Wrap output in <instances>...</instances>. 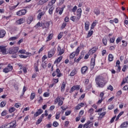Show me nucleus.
<instances>
[{"label": "nucleus", "mask_w": 128, "mask_h": 128, "mask_svg": "<svg viewBox=\"0 0 128 128\" xmlns=\"http://www.w3.org/2000/svg\"><path fill=\"white\" fill-rule=\"evenodd\" d=\"M116 116H114L110 120V124H112L114 122V120H116Z\"/></svg>", "instance_id": "50"}, {"label": "nucleus", "mask_w": 128, "mask_h": 128, "mask_svg": "<svg viewBox=\"0 0 128 128\" xmlns=\"http://www.w3.org/2000/svg\"><path fill=\"white\" fill-rule=\"evenodd\" d=\"M54 34H52L48 35V36L47 37V40H46V42H50V40L52 38Z\"/></svg>", "instance_id": "27"}, {"label": "nucleus", "mask_w": 128, "mask_h": 128, "mask_svg": "<svg viewBox=\"0 0 128 128\" xmlns=\"http://www.w3.org/2000/svg\"><path fill=\"white\" fill-rule=\"evenodd\" d=\"M38 26H42V24H40V22H38L35 26L34 27L36 28H38Z\"/></svg>", "instance_id": "45"}, {"label": "nucleus", "mask_w": 128, "mask_h": 128, "mask_svg": "<svg viewBox=\"0 0 128 128\" xmlns=\"http://www.w3.org/2000/svg\"><path fill=\"white\" fill-rule=\"evenodd\" d=\"M58 52H59L58 54V56H62L64 52V50L63 49H62L60 48V46H58Z\"/></svg>", "instance_id": "14"}, {"label": "nucleus", "mask_w": 128, "mask_h": 128, "mask_svg": "<svg viewBox=\"0 0 128 128\" xmlns=\"http://www.w3.org/2000/svg\"><path fill=\"white\" fill-rule=\"evenodd\" d=\"M95 82L98 88H104L108 83V81L104 80V78L100 75L97 76L96 77Z\"/></svg>", "instance_id": "1"}, {"label": "nucleus", "mask_w": 128, "mask_h": 128, "mask_svg": "<svg viewBox=\"0 0 128 128\" xmlns=\"http://www.w3.org/2000/svg\"><path fill=\"white\" fill-rule=\"evenodd\" d=\"M18 4H20V3H18V4H16V6L10 7V10H14V8H16V6H18Z\"/></svg>", "instance_id": "51"}, {"label": "nucleus", "mask_w": 128, "mask_h": 128, "mask_svg": "<svg viewBox=\"0 0 128 128\" xmlns=\"http://www.w3.org/2000/svg\"><path fill=\"white\" fill-rule=\"evenodd\" d=\"M60 96H58L56 99L55 100V101H54V104H56L58 102H60Z\"/></svg>", "instance_id": "36"}, {"label": "nucleus", "mask_w": 128, "mask_h": 128, "mask_svg": "<svg viewBox=\"0 0 128 128\" xmlns=\"http://www.w3.org/2000/svg\"><path fill=\"white\" fill-rule=\"evenodd\" d=\"M34 68L35 70V72H38V62H36L34 64Z\"/></svg>", "instance_id": "25"}, {"label": "nucleus", "mask_w": 128, "mask_h": 128, "mask_svg": "<svg viewBox=\"0 0 128 128\" xmlns=\"http://www.w3.org/2000/svg\"><path fill=\"white\" fill-rule=\"evenodd\" d=\"M19 56L21 58H28V56H24V55H22V54L19 55Z\"/></svg>", "instance_id": "54"}, {"label": "nucleus", "mask_w": 128, "mask_h": 128, "mask_svg": "<svg viewBox=\"0 0 128 128\" xmlns=\"http://www.w3.org/2000/svg\"><path fill=\"white\" fill-rule=\"evenodd\" d=\"M100 10H98V8H96L94 9V13L95 14H96V16H98V14H100Z\"/></svg>", "instance_id": "34"}, {"label": "nucleus", "mask_w": 128, "mask_h": 128, "mask_svg": "<svg viewBox=\"0 0 128 128\" xmlns=\"http://www.w3.org/2000/svg\"><path fill=\"white\" fill-rule=\"evenodd\" d=\"M114 108V105H112V104H111L109 105V106H108V109L112 110V108Z\"/></svg>", "instance_id": "56"}, {"label": "nucleus", "mask_w": 128, "mask_h": 128, "mask_svg": "<svg viewBox=\"0 0 128 128\" xmlns=\"http://www.w3.org/2000/svg\"><path fill=\"white\" fill-rule=\"evenodd\" d=\"M16 121H14L12 122H10V126L6 128H15L16 126Z\"/></svg>", "instance_id": "17"}, {"label": "nucleus", "mask_w": 128, "mask_h": 128, "mask_svg": "<svg viewBox=\"0 0 128 128\" xmlns=\"http://www.w3.org/2000/svg\"><path fill=\"white\" fill-rule=\"evenodd\" d=\"M26 22V20L24 18H21L20 20H18L16 22V24H24Z\"/></svg>", "instance_id": "13"}, {"label": "nucleus", "mask_w": 128, "mask_h": 128, "mask_svg": "<svg viewBox=\"0 0 128 128\" xmlns=\"http://www.w3.org/2000/svg\"><path fill=\"white\" fill-rule=\"evenodd\" d=\"M26 92V86H24L23 88L22 94V96H20V98L24 96V92Z\"/></svg>", "instance_id": "46"}, {"label": "nucleus", "mask_w": 128, "mask_h": 128, "mask_svg": "<svg viewBox=\"0 0 128 128\" xmlns=\"http://www.w3.org/2000/svg\"><path fill=\"white\" fill-rule=\"evenodd\" d=\"M124 114V112H121L118 115V116L117 118H116V120H118L119 118H120V117L121 116H122V114Z\"/></svg>", "instance_id": "37"}, {"label": "nucleus", "mask_w": 128, "mask_h": 128, "mask_svg": "<svg viewBox=\"0 0 128 128\" xmlns=\"http://www.w3.org/2000/svg\"><path fill=\"white\" fill-rule=\"evenodd\" d=\"M96 26V22H94L91 26V30H94V28Z\"/></svg>", "instance_id": "47"}, {"label": "nucleus", "mask_w": 128, "mask_h": 128, "mask_svg": "<svg viewBox=\"0 0 128 128\" xmlns=\"http://www.w3.org/2000/svg\"><path fill=\"white\" fill-rule=\"evenodd\" d=\"M94 126V122L88 120L84 126L83 128H90L92 126Z\"/></svg>", "instance_id": "6"}, {"label": "nucleus", "mask_w": 128, "mask_h": 128, "mask_svg": "<svg viewBox=\"0 0 128 128\" xmlns=\"http://www.w3.org/2000/svg\"><path fill=\"white\" fill-rule=\"evenodd\" d=\"M82 58V57L80 56L77 60H74V62H78Z\"/></svg>", "instance_id": "53"}, {"label": "nucleus", "mask_w": 128, "mask_h": 128, "mask_svg": "<svg viewBox=\"0 0 128 128\" xmlns=\"http://www.w3.org/2000/svg\"><path fill=\"white\" fill-rule=\"evenodd\" d=\"M54 54H56V51L54 50V49L51 50L48 54V57L50 58H52V56H54Z\"/></svg>", "instance_id": "11"}, {"label": "nucleus", "mask_w": 128, "mask_h": 128, "mask_svg": "<svg viewBox=\"0 0 128 128\" xmlns=\"http://www.w3.org/2000/svg\"><path fill=\"white\" fill-rule=\"evenodd\" d=\"M78 54H80V47H78L76 52H73L71 54H70V58H74V56H76V55H78Z\"/></svg>", "instance_id": "4"}, {"label": "nucleus", "mask_w": 128, "mask_h": 128, "mask_svg": "<svg viewBox=\"0 0 128 128\" xmlns=\"http://www.w3.org/2000/svg\"><path fill=\"white\" fill-rule=\"evenodd\" d=\"M122 94V92L121 90L118 91L116 94V96H120V94Z\"/></svg>", "instance_id": "62"}, {"label": "nucleus", "mask_w": 128, "mask_h": 128, "mask_svg": "<svg viewBox=\"0 0 128 128\" xmlns=\"http://www.w3.org/2000/svg\"><path fill=\"white\" fill-rule=\"evenodd\" d=\"M34 98H36V94L32 93L30 96V99L31 100H34Z\"/></svg>", "instance_id": "35"}, {"label": "nucleus", "mask_w": 128, "mask_h": 128, "mask_svg": "<svg viewBox=\"0 0 128 128\" xmlns=\"http://www.w3.org/2000/svg\"><path fill=\"white\" fill-rule=\"evenodd\" d=\"M20 103H16L15 104H14V107L15 108H20Z\"/></svg>", "instance_id": "61"}, {"label": "nucleus", "mask_w": 128, "mask_h": 128, "mask_svg": "<svg viewBox=\"0 0 128 128\" xmlns=\"http://www.w3.org/2000/svg\"><path fill=\"white\" fill-rule=\"evenodd\" d=\"M108 90H110L112 92L114 90V88L111 85H110V86L108 88Z\"/></svg>", "instance_id": "58"}, {"label": "nucleus", "mask_w": 128, "mask_h": 128, "mask_svg": "<svg viewBox=\"0 0 128 128\" xmlns=\"http://www.w3.org/2000/svg\"><path fill=\"white\" fill-rule=\"evenodd\" d=\"M60 112H58L56 114V120H58V118H60Z\"/></svg>", "instance_id": "40"}, {"label": "nucleus", "mask_w": 128, "mask_h": 128, "mask_svg": "<svg viewBox=\"0 0 128 128\" xmlns=\"http://www.w3.org/2000/svg\"><path fill=\"white\" fill-rule=\"evenodd\" d=\"M77 8L78 7L76 6H74L72 9V12H76V10Z\"/></svg>", "instance_id": "59"}, {"label": "nucleus", "mask_w": 128, "mask_h": 128, "mask_svg": "<svg viewBox=\"0 0 128 128\" xmlns=\"http://www.w3.org/2000/svg\"><path fill=\"white\" fill-rule=\"evenodd\" d=\"M33 17L32 16H30L29 17H28V19H27V24H31L32 21L33 20Z\"/></svg>", "instance_id": "21"}, {"label": "nucleus", "mask_w": 128, "mask_h": 128, "mask_svg": "<svg viewBox=\"0 0 128 128\" xmlns=\"http://www.w3.org/2000/svg\"><path fill=\"white\" fill-rule=\"evenodd\" d=\"M120 40H122V38H120V37H118L116 40V44H118V42H120Z\"/></svg>", "instance_id": "63"}, {"label": "nucleus", "mask_w": 128, "mask_h": 128, "mask_svg": "<svg viewBox=\"0 0 128 128\" xmlns=\"http://www.w3.org/2000/svg\"><path fill=\"white\" fill-rule=\"evenodd\" d=\"M102 42H103L104 46H106V44H108V40H106V38H104L102 39Z\"/></svg>", "instance_id": "38"}, {"label": "nucleus", "mask_w": 128, "mask_h": 128, "mask_svg": "<svg viewBox=\"0 0 128 128\" xmlns=\"http://www.w3.org/2000/svg\"><path fill=\"white\" fill-rule=\"evenodd\" d=\"M54 128H56V126H58V122H54L52 124Z\"/></svg>", "instance_id": "42"}, {"label": "nucleus", "mask_w": 128, "mask_h": 128, "mask_svg": "<svg viewBox=\"0 0 128 128\" xmlns=\"http://www.w3.org/2000/svg\"><path fill=\"white\" fill-rule=\"evenodd\" d=\"M94 108H91L90 109V110H88V112L89 114H90L92 116V114H94Z\"/></svg>", "instance_id": "43"}, {"label": "nucleus", "mask_w": 128, "mask_h": 128, "mask_svg": "<svg viewBox=\"0 0 128 128\" xmlns=\"http://www.w3.org/2000/svg\"><path fill=\"white\" fill-rule=\"evenodd\" d=\"M80 88V86L77 85V86H73L70 91V94H72V92H74V90H79Z\"/></svg>", "instance_id": "7"}, {"label": "nucleus", "mask_w": 128, "mask_h": 128, "mask_svg": "<svg viewBox=\"0 0 128 128\" xmlns=\"http://www.w3.org/2000/svg\"><path fill=\"white\" fill-rule=\"evenodd\" d=\"M96 50H98V48L96 47L92 48L91 50H89V54H94V52H96Z\"/></svg>", "instance_id": "15"}, {"label": "nucleus", "mask_w": 128, "mask_h": 128, "mask_svg": "<svg viewBox=\"0 0 128 128\" xmlns=\"http://www.w3.org/2000/svg\"><path fill=\"white\" fill-rule=\"evenodd\" d=\"M64 104V102H62L60 99L58 102V106H62V105Z\"/></svg>", "instance_id": "55"}, {"label": "nucleus", "mask_w": 128, "mask_h": 128, "mask_svg": "<svg viewBox=\"0 0 128 128\" xmlns=\"http://www.w3.org/2000/svg\"><path fill=\"white\" fill-rule=\"evenodd\" d=\"M84 112L82 110H81L79 113V116L80 118L82 116V114H84Z\"/></svg>", "instance_id": "57"}, {"label": "nucleus", "mask_w": 128, "mask_h": 128, "mask_svg": "<svg viewBox=\"0 0 128 128\" xmlns=\"http://www.w3.org/2000/svg\"><path fill=\"white\" fill-rule=\"evenodd\" d=\"M93 34H94V31L90 30L88 33V35L86 36L87 38H90V36H92Z\"/></svg>", "instance_id": "32"}, {"label": "nucleus", "mask_w": 128, "mask_h": 128, "mask_svg": "<svg viewBox=\"0 0 128 128\" xmlns=\"http://www.w3.org/2000/svg\"><path fill=\"white\" fill-rule=\"evenodd\" d=\"M64 88H66V83H64V82H63L61 86V92H64Z\"/></svg>", "instance_id": "28"}, {"label": "nucleus", "mask_w": 128, "mask_h": 128, "mask_svg": "<svg viewBox=\"0 0 128 128\" xmlns=\"http://www.w3.org/2000/svg\"><path fill=\"white\" fill-rule=\"evenodd\" d=\"M6 36V30H0V38H2Z\"/></svg>", "instance_id": "20"}, {"label": "nucleus", "mask_w": 128, "mask_h": 128, "mask_svg": "<svg viewBox=\"0 0 128 128\" xmlns=\"http://www.w3.org/2000/svg\"><path fill=\"white\" fill-rule=\"evenodd\" d=\"M106 114V112H104L100 114L99 118H104V116Z\"/></svg>", "instance_id": "26"}, {"label": "nucleus", "mask_w": 128, "mask_h": 128, "mask_svg": "<svg viewBox=\"0 0 128 128\" xmlns=\"http://www.w3.org/2000/svg\"><path fill=\"white\" fill-rule=\"evenodd\" d=\"M26 14V10H22L18 11L16 12V15L18 16H24Z\"/></svg>", "instance_id": "8"}, {"label": "nucleus", "mask_w": 128, "mask_h": 128, "mask_svg": "<svg viewBox=\"0 0 128 128\" xmlns=\"http://www.w3.org/2000/svg\"><path fill=\"white\" fill-rule=\"evenodd\" d=\"M75 74H76V70H73L72 72L70 74V76H75Z\"/></svg>", "instance_id": "30"}, {"label": "nucleus", "mask_w": 128, "mask_h": 128, "mask_svg": "<svg viewBox=\"0 0 128 128\" xmlns=\"http://www.w3.org/2000/svg\"><path fill=\"white\" fill-rule=\"evenodd\" d=\"M16 39V37H12L9 38V40H15Z\"/></svg>", "instance_id": "64"}, {"label": "nucleus", "mask_w": 128, "mask_h": 128, "mask_svg": "<svg viewBox=\"0 0 128 128\" xmlns=\"http://www.w3.org/2000/svg\"><path fill=\"white\" fill-rule=\"evenodd\" d=\"M88 70V66H84L82 68H81V72L82 74H84L86 72V71Z\"/></svg>", "instance_id": "16"}, {"label": "nucleus", "mask_w": 128, "mask_h": 128, "mask_svg": "<svg viewBox=\"0 0 128 128\" xmlns=\"http://www.w3.org/2000/svg\"><path fill=\"white\" fill-rule=\"evenodd\" d=\"M18 48L14 47L9 49V52L11 54H16V52H18Z\"/></svg>", "instance_id": "5"}, {"label": "nucleus", "mask_w": 128, "mask_h": 128, "mask_svg": "<svg viewBox=\"0 0 128 128\" xmlns=\"http://www.w3.org/2000/svg\"><path fill=\"white\" fill-rule=\"evenodd\" d=\"M80 18L78 17V16H77V17L76 16H72L70 17V20L72 22H78L80 20Z\"/></svg>", "instance_id": "12"}, {"label": "nucleus", "mask_w": 128, "mask_h": 128, "mask_svg": "<svg viewBox=\"0 0 128 128\" xmlns=\"http://www.w3.org/2000/svg\"><path fill=\"white\" fill-rule=\"evenodd\" d=\"M12 70V66H10V64H8L6 68L3 69V72L8 74V72H10Z\"/></svg>", "instance_id": "2"}, {"label": "nucleus", "mask_w": 128, "mask_h": 128, "mask_svg": "<svg viewBox=\"0 0 128 128\" xmlns=\"http://www.w3.org/2000/svg\"><path fill=\"white\" fill-rule=\"evenodd\" d=\"M0 50L3 54H6V46H0Z\"/></svg>", "instance_id": "10"}, {"label": "nucleus", "mask_w": 128, "mask_h": 128, "mask_svg": "<svg viewBox=\"0 0 128 128\" xmlns=\"http://www.w3.org/2000/svg\"><path fill=\"white\" fill-rule=\"evenodd\" d=\"M128 122H124L120 126V128H128Z\"/></svg>", "instance_id": "22"}, {"label": "nucleus", "mask_w": 128, "mask_h": 128, "mask_svg": "<svg viewBox=\"0 0 128 128\" xmlns=\"http://www.w3.org/2000/svg\"><path fill=\"white\" fill-rule=\"evenodd\" d=\"M90 28V22H85V30H88Z\"/></svg>", "instance_id": "23"}, {"label": "nucleus", "mask_w": 128, "mask_h": 128, "mask_svg": "<svg viewBox=\"0 0 128 128\" xmlns=\"http://www.w3.org/2000/svg\"><path fill=\"white\" fill-rule=\"evenodd\" d=\"M116 68H118L116 69V72H120L121 68L120 66H115Z\"/></svg>", "instance_id": "48"}, {"label": "nucleus", "mask_w": 128, "mask_h": 128, "mask_svg": "<svg viewBox=\"0 0 128 128\" xmlns=\"http://www.w3.org/2000/svg\"><path fill=\"white\" fill-rule=\"evenodd\" d=\"M6 101L2 102L0 104V108H4V106H6Z\"/></svg>", "instance_id": "31"}, {"label": "nucleus", "mask_w": 128, "mask_h": 128, "mask_svg": "<svg viewBox=\"0 0 128 128\" xmlns=\"http://www.w3.org/2000/svg\"><path fill=\"white\" fill-rule=\"evenodd\" d=\"M42 114V110L39 109L38 110V111L36 112V114H34V118H36V116H38L40 114Z\"/></svg>", "instance_id": "18"}, {"label": "nucleus", "mask_w": 128, "mask_h": 128, "mask_svg": "<svg viewBox=\"0 0 128 128\" xmlns=\"http://www.w3.org/2000/svg\"><path fill=\"white\" fill-rule=\"evenodd\" d=\"M54 10V7H51L50 9H49V14H52V11Z\"/></svg>", "instance_id": "41"}, {"label": "nucleus", "mask_w": 128, "mask_h": 128, "mask_svg": "<svg viewBox=\"0 0 128 128\" xmlns=\"http://www.w3.org/2000/svg\"><path fill=\"white\" fill-rule=\"evenodd\" d=\"M16 111V108H14V107H12V108H10V109H9V112H15Z\"/></svg>", "instance_id": "44"}, {"label": "nucleus", "mask_w": 128, "mask_h": 128, "mask_svg": "<svg viewBox=\"0 0 128 128\" xmlns=\"http://www.w3.org/2000/svg\"><path fill=\"white\" fill-rule=\"evenodd\" d=\"M38 12H40L38 16V20H40L42 18V16H44L46 14V12L43 11L42 12V10H38Z\"/></svg>", "instance_id": "9"}, {"label": "nucleus", "mask_w": 128, "mask_h": 128, "mask_svg": "<svg viewBox=\"0 0 128 128\" xmlns=\"http://www.w3.org/2000/svg\"><path fill=\"white\" fill-rule=\"evenodd\" d=\"M56 74H57L58 78H60V76H62V74L60 73V70L58 68H57L56 70V71L52 73V76H56Z\"/></svg>", "instance_id": "3"}, {"label": "nucleus", "mask_w": 128, "mask_h": 128, "mask_svg": "<svg viewBox=\"0 0 128 128\" xmlns=\"http://www.w3.org/2000/svg\"><path fill=\"white\" fill-rule=\"evenodd\" d=\"M48 2V0H40L38 2V4L42 6L44 4H46V2Z\"/></svg>", "instance_id": "24"}, {"label": "nucleus", "mask_w": 128, "mask_h": 128, "mask_svg": "<svg viewBox=\"0 0 128 128\" xmlns=\"http://www.w3.org/2000/svg\"><path fill=\"white\" fill-rule=\"evenodd\" d=\"M94 66H96V59L94 58H92L91 59V68H94Z\"/></svg>", "instance_id": "19"}, {"label": "nucleus", "mask_w": 128, "mask_h": 128, "mask_svg": "<svg viewBox=\"0 0 128 128\" xmlns=\"http://www.w3.org/2000/svg\"><path fill=\"white\" fill-rule=\"evenodd\" d=\"M114 40H116V38H114V37L110 38V42H111V44H114Z\"/></svg>", "instance_id": "49"}, {"label": "nucleus", "mask_w": 128, "mask_h": 128, "mask_svg": "<svg viewBox=\"0 0 128 128\" xmlns=\"http://www.w3.org/2000/svg\"><path fill=\"white\" fill-rule=\"evenodd\" d=\"M64 12V7H62L59 10V14H62Z\"/></svg>", "instance_id": "60"}, {"label": "nucleus", "mask_w": 128, "mask_h": 128, "mask_svg": "<svg viewBox=\"0 0 128 128\" xmlns=\"http://www.w3.org/2000/svg\"><path fill=\"white\" fill-rule=\"evenodd\" d=\"M41 122H42V120L40 118H39L38 120L36 122V124H40Z\"/></svg>", "instance_id": "52"}, {"label": "nucleus", "mask_w": 128, "mask_h": 128, "mask_svg": "<svg viewBox=\"0 0 128 128\" xmlns=\"http://www.w3.org/2000/svg\"><path fill=\"white\" fill-rule=\"evenodd\" d=\"M62 34H64V32H60L58 36V40H60V38H62Z\"/></svg>", "instance_id": "39"}, {"label": "nucleus", "mask_w": 128, "mask_h": 128, "mask_svg": "<svg viewBox=\"0 0 128 128\" xmlns=\"http://www.w3.org/2000/svg\"><path fill=\"white\" fill-rule=\"evenodd\" d=\"M62 60V56H60L55 61V62H56V64H60V60Z\"/></svg>", "instance_id": "29"}, {"label": "nucleus", "mask_w": 128, "mask_h": 128, "mask_svg": "<svg viewBox=\"0 0 128 128\" xmlns=\"http://www.w3.org/2000/svg\"><path fill=\"white\" fill-rule=\"evenodd\" d=\"M108 60L109 62H112L114 60V56L112 54L108 55Z\"/></svg>", "instance_id": "33"}]
</instances>
